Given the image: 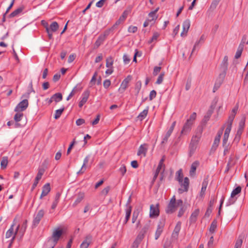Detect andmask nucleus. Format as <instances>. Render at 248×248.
I'll return each instance as SVG.
<instances>
[{"label": "nucleus", "instance_id": "28", "mask_svg": "<svg viewBox=\"0 0 248 248\" xmlns=\"http://www.w3.org/2000/svg\"><path fill=\"white\" fill-rule=\"evenodd\" d=\"M84 197V193H79L78 194L77 199H76L74 202L73 203V205L74 206H77L79 203H80L81 202V201L83 199Z\"/></svg>", "mask_w": 248, "mask_h": 248}, {"label": "nucleus", "instance_id": "14", "mask_svg": "<svg viewBox=\"0 0 248 248\" xmlns=\"http://www.w3.org/2000/svg\"><path fill=\"white\" fill-rule=\"evenodd\" d=\"M148 147V145L147 144L144 143L141 144L139 148L137 155H142L144 157H145L146 155Z\"/></svg>", "mask_w": 248, "mask_h": 248}, {"label": "nucleus", "instance_id": "57", "mask_svg": "<svg viewBox=\"0 0 248 248\" xmlns=\"http://www.w3.org/2000/svg\"><path fill=\"white\" fill-rule=\"evenodd\" d=\"M165 170V165H162L161 164H158V165L157 166V168L156 169L157 171L163 173Z\"/></svg>", "mask_w": 248, "mask_h": 248}, {"label": "nucleus", "instance_id": "49", "mask_svg": "<svg viewBox=\"0 0 248 248\" xmlns=\"http://www.w3.org/2000/svg\"><path fill=\"white\" fill-rule=\"evenodd\" d=\"M164 73H162L160 74V75L158 76L157 80L156 81V84H160L164 79Z\"/></svg>", "mask_w": 248, "mask_h": 248}, {"label": "nucleus", "instance_id": "44", "mask_svg": "<svg viewBox=\"0 0 248 248\" xmlns=\"http://www.w3.org/2000/svg\"><path fill=\"white\" fill-rule=\"evenodd\" d=\"M232 122H230V121H228L227 123V127L225 130V132H224V134H228L229 135L230 134V133L231 132V128H232Z\"/></svg>", "mask_w": 248, "mask_h": 248}, {"label": "nucleus", "instance_id": "42", "mask_svg": "<svg viewBox=\"0 0 248 248\" xmlns=\"http://www.w3.org/2000/svg\"><path fill=\"white\" fill-rule=\"evenodd\" d=\"M140 211L138 209L134 211L132 216V222L134 223L137 220L139 215Z\"/></svg>", "mask_w": 248, "mask_h": 248}, {"label": "nucleus", "instance_id": "64", "mask_svg": "<svg viewBox=\"0 0 248 248\" xmlns=\"http://www.w3.org/2000/svg\"><path fill=\"white\" fill-rule=\"evenodd\" d=\"M229 135L224 134L223 139V145L224 146L228 141L229 138Z\"/></svg>", "mask_w": 248, "mask_h": 248}, {"label": "nucleus", "instance_id": "63", "mask_svg": "<svg viewBox=\"0 0 248 248\" xmlns=\"http://www.w3.org/2000/svg\"><path fill=\"white\" fill-rule=\"evenodd\" d=\"M75 89H76V87H75L73 89L72 92L70 93L69 94V95L67 97L66 100L68 101L69 100H70L74 95V94L76 93Z\"/></svg>", "mask_w": 248, "mask_h": 248}, {"label": "nucleus", "instance_id": "37", "mask_svg": "<svg viewBox=\"0 0 248 248\" xmlns=\"http://www.w3.org/2000/svg\"><path fill=\"white\" fill-rule=\"evenodd\" d=\"M60 197V194L59 193H57L55 196V200L53 202L52 204L51 205L52 209L54 210L56 208V207L59 202Z\"/></svg>", "mask_w": 248, "mask_h": 248}, {"label": "nucleus", "instance_id": "35", "mask_svg": "<svg viewBox=\"0 0 248 248\" xmlns=\"http://www.w3.org/2000/svg\"><path fill=\"white\" fill-rule=\"evenodd\" d=\"M183 174L181 169L178 170L176 173V179L179 183H182Z\"/></svg>", "mask_w": 248, "mask_h": 248}, {"label": "nucleus", "instance_id": "15", "mask_svg": "<svg viewBox=\"0 0 248 248\" xmlns=\"http://www.w3.org/2000/svg\"><path fill=\"white\" fill-rule=\"evenodd\" d=\"M16 113L14 116V119L16 122V127H18L20 126L19 124L18 123L23 117V114L22 112L20 111H16Z\"/></svg>", "mask_w": 248, "mask_h": 248}, {"label": "nucleus", "instance_id": "45", "mask_svg": "<svg viewBox=\"0 0 248 248\" xmlns=\"http://www.w3.org/2000/svg\"><path fill=\"white\" fill-rule=\"evenodd\" d=\"M64 110V108H62L59 109H57L55 111V115H54V118L55 119H58L60 118L61 115H62V112Z\"/></svg>", "mask_w": 248, "mask_h": 248}, {"label": "nucleus", "instance_id": "48", "mask_svg": "<svg viewBox=\"0 0 248 248\" xmlns=\"http://www.w3.org/2000/svg\"><path fill=\"white\" fill-rule=\"evenodd\" d=\"M141 85L142 84L140 81H139L137 82L136 83L135 89L137 94L139 93L140 91V89L141 88Z\"/></svg>", "mask_w": 248, "mask_h": 248}, {"label": "nucleus", "instance_id": "16", "mask_svg": "<svg viewBox=\"0 0 248 248\" xmlns=\"http://www.w3.org/2000/svg\"><path fill=\"white\" fill-rule=\"evenodd\" d=\"M92 237L91 235H87L80 246V248H87L91 243Z\"/></svg>", "mask_w": 248, "mask_h": 248}, {"label": "nucleus", "instance_id": "12", "mask_svg": "<svg viewBox=\"0 0 248 248\" xmlns=\"http://www.w3.org/2000/svg\"><path fill=\"white\" fill-rule=\"evenodd\" d=\"M165 222L164 221H160L157 225V228L155 233V238L157 240L163 232Z\"/></svg>", "mask_w": 248, "mask_h": 248}, {"label": "nucleus", "instance_id": "21", "mask_svg": "<svg viewBox=\"0 0 248 248\" xmlns=\"http://www.w3.org/2000/svg\"><path fill=\"white\" fill-rule=\"evenodd\" d=\"M158 9L159 8L157 7L155 11H152L149 14L148 18V21H150V22H153L156 19L157 16H156V13L158 11Z\"/></svg>", "mask_w": 248, "mask_h": 248}, {"label": "nucleus", "instance_id": "18", "mask_svg": "<svg viewBox=\"0 0 248 248\" xmlns=\"http://www.w3.org/2000/svg\"><path fill=\"white\" fill-rule=\"evenodd\" d=\"M50 191V186L49 183L45 184L42 188V193L40 195V199H42L44 197L46 196Z\"/></svg>", "mask_w": 248, "mask_h": 248}, {"label": "nucleus", "instance_id": "60", "mask_svg": "<svg viewBox=\"0 0 248 248\" xmlns=\"http://www.w3.org/2000/svg\"><path fill=\"white\" fill-rule=\"evenodd\" d=\"M110 190L109 186H107L105 188H104L101 191V194L104 196H106L107 195L108 192H109Z\"/></svg>", "mask_w": 248, "mask_h": 248}, {"label": "nucleus", "instance_id": "20", "mask_svg": "<svg viewBox=\"0 0 248 248\" xmlns=\"http://www.w3.org/2000/svg\"><path fill=\"white\" fill-rule=\"evenodd\" d=\"M106 38L105 34H101L98 38L94 45V48H97L103 42Z\"/></svg>", "mask_w": 248, "mask_h": 248}, {"label": "nucleus", "instance_id": "25", "mask_svg": "<svg viewBox=\"0 0 248 248\" xmlns=\"http://www.w3.org/2000/svg\"><path fill=\"white\" fill-rule=\"evenodd\" d=\"M181 229V223L178 222L173 230L172 236L173 238H177Z\"/></svg>", "mask_w": 248, "mask_h": 248}, {"label": "nucleus", "instance_id": "17", "mask_svg": "<svg viewBox=\"0 0 248 248\" xmlns=\"http://www.w3.org/2000/svg\"><path fill=\"white\" fill-rule=\"evenodd\" d=\"M89 158H90L89 156H87L85 157V158L84 159V160H83V165H82L80 170L77 172V173L78 174H81L85 171V170L87 169V165L89 160Z\"/></svg>", "mask_w": 248, "mask_h": 248}, {"label": "nucleus", "instance_id": "5", "mask_svg": "<svg viewBox=\"0 0 248 248\" xmlns=\"http://www.w3.org/2000/svg\"><path fill=\"white\" fill-rule=\"evenodd\" d=\"M29 106V102L27 99H24L20 102L15 107V111L22 112L25 110Z\"/></svg>", "mask_w": 248, "mask_h": 248}, {"label": "nucleus", "instance_id": "22", "mask_svg": "<svg viewBox=\"0 0 248 248\" xmlns=\"http://www.w3.org/2000/svg\"><path fill=\"white\" fill-rule=\"evenodd\" d=\"M27 220H25L22 224L21 227L20 228V227H19V229H18L19 234H18L19 236V239H20L22 238V237L24 235V233L26 230L27 226Z\"/></svg>", "mask_w": 248, "mask_h": 248}, {"label": "nucleus", "instance_id": "59", "mask_svg": "<svg viewBox=\"0 0 248 248\" xmlns=\"http://www.w3.org/2000/svg\"><path fill=\"white\" fill-rule=\"evenodd\" d=\"M137 29H137V27L131 26L129 27V28L128 29V31L129 32L135 33L137 31Z\"/></svg>", "mask_w": 248, "mask_h": 248}, {"label": "nucleus", "instance_id": "11", "mask_svg": "<svg viewBox=\"0 0 248 248\" xmlns=\"http://www.w3.org/2000/svg\"><path fill=\"white\" fill-rule=\"evenodd\" d=\"M159 209H158V205H153L152 204L150 206V217H155L158 216L159 215Z\"/></svg>", "mask_w": 248, "mask_h": 248}, {"label": "nucleus", "instance_id": "43", "mask_svg": "<svg viewBox=\"0 0 248 248\" xmlns=\"http://www.w3.org/2000/svg\"><path fill=\"white\" fill-rule=\"evenodd\" d=\"M22 10L23 9L22 8H19L16 9L12 13H11V14L9 15L10 17H13L16 16L17 15L20 13L22 11Z\"/></svg>", "mask_w": 248, "mask_h": 248}, {"label": "nucleus", "instance_id": "52", "mask_svg": "<svg viewBox=\"0 0 248 248\" xmlns=\"http://www.w3.org/2000/svg\"><path fill=\"white\" fill-rule=\"evenodd\" d=\"M128 12L126 11H125L123 12L122 15L119 18V21H122L123 22L126 18L128 15Z\"/></svg>", "mask_w": 248, "mask_h": 248}, {"label": "nucleus", "instance_id": "51", "mask_svg": "<svg viewBox=\"0 0 248 248\" xmlns=\"http://www.w3.org/2000/svg\"><path fill=\"white\" fill-rule=\"evenodd\" d=\"M222 133V131H220L218 133V135L215 138V139L214 140V144L218 145V144L219 142L220 139L221 135Z\"/></svg>", "mask_w": 248, "mask_h": 248}, {"label": "nucleus", "instance_id": "56", "mask_svg": "<svg viewBox=\"0 0 248 248\" xmlns=\"http://www.w3.org/2000/svg\"><path fill=\"white\" fill-rule=\"evenodd\" d=\"M123 60L125 64H128L130 61V57L126 54H124L123 56Z\"/></svg>", "mask_w": 248, "mask_h": 248}, {"label": "nucleus", "instance_id": "62", "mask_svg": "<svg viewBox=\"0 0 248 248\" xmlns=\"http://www.w3.org/2000/svg\"><path fill=\"white\" fill-rule=\"evenodd\" d=\"M110 81L108 79H106L103 82V86L105 88H108L110 85Z\"/></svg>", "mask_w": 248, "mask_h": 248}, {"label": "nucleus", "instance_id": "31", "mask_svg": "<svg viewBox=\"0 0 248 248\" xmlns=\"http://www.w3.org/2000/svg\"><path fill=\"white\" fill-rule=\"evenodd\" d=\"M182 186L184 187V191H187L188 190L189 186V179L187 177L184 178V181L182 183H180Z\"/></svg>", "mask_w": 248, "mask_h": 248}, {"label": "nucleus", "instance_id": "3", "mask_svg": "<svg viewBox=\"0 0 248 248\" xmlns=\"http://www.w3.org/2000/svg\"><path fill=\"white\" fill-rule=\"evenodd\" d=\"M16 224V219L14 220L13 223L11 226L10 229L6 232L5 237L6 238H12V241L11 243L10 244V245H11L12 243L14 241V240L16 238V237L17 238L19 239V232H18V229L19 227V225H18L15 229H14V227Z\"/></svg>", "mask_w": 248, "mask_h": 248}, {"label": "nucleus", "instance_id": "19", "mask_svg": "<svg viewBox=\"0 0 248 248\" xmlns=\"http://www.w3.org/2000/svg\"><path fill=\"white\" fill-rule=\"evenodd\" d=\"M175 124H176V122H174L172 123L169 129L167 131L166 135L165 136V137L163 139V142H164V141H166L168 140V138L170 137V136L171 134V133L174 128Z\"/></svg>", "mask_w": 248, "mask_h": 248}, {"label": "nucleus", "instance_id": "54", "mask_svg": "<svg viewBox=\"0 0 248 248\" xmlns=\"http://www.w3.org/2000/svg\"><path fill=\"white\" fill-rule=\"evenodd\" d=\"M120 172L122 175H124L126 171V167L124 165H122L119 170Z\"/></svg>", "mask_w": 248, "mask_h": 248}, {"label": "nucleus", "instance_id": "38", "mask_svg": "<svg viewBox=\"0 0 248 248\" xmlns=\"http://www.w3.org/2000/svg\"><path fill=\"white\" fill-rule=\"evenodd\" d=\"M8 160L7 156H4L2 158V160L0 162V166L2 169H4L6 168L8 164Z\"/></svg>", "mask_w": 248, "mask_h": 248}, {"label": "nucleus", "instance_id": "26", "mask_svg": "<svg viewBox=\"0 0 248 248\" xmlns=\"http://www.w3.org/2000/svg\"><path fill=\"white\" fill-rule=\"evenodd\" d=\"M198 145L191 143L189 144V156H191L195 152L196 149L197 148Z\"/></svg>", "mask_w": 248, "mask_h": 248}, {"label": "nucleus", "instance_id": "13", "mask_svg": "<svg viewBox=\"0 0 248 248\" xmlns=\"http://www.w3.org/2000/svg\"><path fill=\"white\" fill-rule=\"evenodd\" d=\"M199 165L200 162L197 160L195 161L192 163L189 170V176L190 177H193L195 175L196 169L199 167Z\"/></svg>", "mask_w": 248, "mask_h": 248}, {"label": "nucleus", "instance_id": "55", "mask_svg": "<svg viewBox=\"0 0 248 248\" xmlns=\"http://www.w3.org/2000/svg\"><path fill=\"white\" fill-rule=\"evenodd\" d=\"M220 0H213L211 5V8L213 9L216 8Z\"/></svg>", "mask_w": 248, "mask_h": 248}, {"label": "nucleus", "instance_id": "34", "mask_svg": "<svg viewBox=\"0 0 248 248\" xmlns=\"http://www.w3.org/2000/svg\"><path fill=\"white\" fill-rule=\"evenodd\" d=\"M217 227V221L214 220L211 223L209 231L211 233H214Z\"/></svg>", "mask_w": 248, "mask_h": 248}, {"label": "nucleus", "instance_id": "41", "mask_svg": "<svg viewBox=\"0 0 248 248\" xmlns=\"http://www.w3.org/2000/svg\"><path fill=\"white\" fill-rule=\"evenodd\" d=\"M131 207H129L126 210V214H125V220L124 221V223L126 224L127 221H128L130 215H131Z\"/></svg>", "mask_w": 248, "mask_h": 248}, {"label": "nucleus", "instance_id": "36", "mask_svg": "<svg viewBox=\"0 0 248 248\" xmlns=\"http://www.w3.org/2000/svg\"><path fill=\"white\" fill-rule=\"evenodd\" d=\"M53 101L56 102H58L61 101L62 99V95L61 93H56L52 96Z\"/></svg>", "mask_w": 248, "mask_h": 248}, {"label": "nucleus", "instance_id": "10", "mask_svg": "<svg viewBox=\"0 0 248 248\" xmlns=\"http://www.w3.org/2000/svg\"><path fill=\"white\" fill-rule=\"evenodd\" d=\"M44 211L43 210H40L38 211L35 217H34V218L33 220V225L35 226L37 225L42 218L43 217L44 215Z\"/></svg>", "mask_w": 248, "mask_h": 248}, {"label": "nucleus", "instance_id": "61", "mask_svg": "<svg viewBox=\"0 0 248 248\" xmlns=\"http://www.w3.org/2000/svg\"><path fill=\"white\" fill-rule=\"evenodd\" d=\"M159 35V33H158L157 32H155L153 36H152V39L149 41V43H151L154 42V41L156 40L157 38L158 37Z\"/></svg>", "mask_w": 248, "mask_h": 248}, {"label": "nucleus", "instance_id": "7", "mask_svg": "<svg viewBox=\"0 0 248 248\" xmlns=\"http://www.w3.org/2000/svg\"><path fill=\"white\" fill-rule=\"evenodd\" d=\"M202 132V129L200 127L198 129L195 135L192 138L191 143L198 145L199 141L201 139V135Z\"/></svg>", "mask_w": 248, "mask_h": 248}, {"label": "nucleus", "instance_id": "27", "mask_svg": "<svg viewBox=\"0 0 248 248\" xmlns=\"http://www.w3.org/2000/svg\"><path fill=\"white\" fill-rule=\"evenodd\" d=\"M200 213L199 209H196L191 214L190 220L191 222H195L197 219V217Z\"/></svg>", "mask_w": 248, "mask_h": 248}, {"label": "nucleus", "instance_id": "30", "mask_svg": "<svg viewBox=\"0 0 248 248\" xmlns=\"http://www.w3.org/2000/svg\"><path fill=\"white\" fill-rule=\"evenodd\" d=\"M243 48L244 45L243 44H240L235 53V58L236 59H238L241 56Z\"/></svg>", "mask_w": 248, "mask_h": 248}, {"label": "nucleus", "instance_id": "8", "mask_svg": "<svg viewBox=\"0 0 248 248\" xmlns=\"http://www.w3.org/2000/svg\"><path fill=\"white\" fill-rule=\"evenodd\" d=\"M90 92L89 90L85 91L81 95V100L79 102V107L81 108L87 101Z\"/></svg>", "mask_w": 248, "mask_h": 248}, {"label": "nucleus", "instance_id": "24", "mask_svg": "<svg viewBox=\"0 0 248 248\" xmlns=\"http://www.w3.org/2000/svg\"><path fill=\"white\" fill-rule=\"evenodd\" d=\"M241 191V187L240 186H238L236 188H235L233 191H232L231 195V199L230 201L232 200V201L230 202V204H232L234 202V200H232L233 198L235 197V195H237L239 193H240Z\"/></svg>", "mask_w": 248, "mask_h": 248}, {"label": "nucleus", "instance_id": "46", "mask_svg": "<svg viewBox=\"0 0 248 248\" xmlns=\"http://www.w3.org/2000/svg\"><path fill=\"white\" fill-rule=\"evenodd\" d=\"M244 126V123L241 122L239 124V126L238 129L237 130V133L236 134V135L241 136V135L242 133V132H243Z\"/></svg>", "mask_w": 248, "mask_h": 248}, {"label": "nucleus", "instance_id": "33", "mask_svg": "<svg viewBox=\"0 0 248 248\" xmlns=\"http://www.w3.org/2000/svg\"><path fill=\"white\" fill-rule=\"evenodd\" d=\"M59 26L58 23L56 21L53 22L50 25L49 28L50 31L52 32L57 31L59 29Z\"/></svg>", "mask_w": 248, "mask_h": 248}, {"label": "nucleus", "instance_id": "39", "mask_svg": "<svg viewBox=\"0 0 248 248\" xmlns=\"http://www.w3.org/2000/svg\"><path fill=\"white\" fill-rule=\"evenodd\" d=\"M228 57L227 56H225L223 59V61L221 64V67L224 69L226 70L228 67Z\"/></svg>", "mask_w": 248, "mask_h": 248}, {"label": "nucleus", "instance_id": "9", "mask_svg": "<svg viewBox=\"0 0 248 248\" xmlns=\"http://www.w3.org/2000/svg\"><path fill=\"white\" fill-rule=\"evenodd\" d=\"M190 21L189 19L185 20L183 23V31L181 33L182 37L186 36L190 28Z\"/></svg>", "mask_w": 248, "mask_h": 248}, {"label": "nucleus", "instance_id": "47", "mask_svg": "<svg viewBox=\"0 0 248 248\" xmlns=\"http://www.w3.org/2000/svg\"><path fill=\"white\" fill-rule=\"evenodd\" d=\"M113 60L111 57H108L106 59V67H112Z\"/></svg>", "mask_w": 248, "mask_h": 248}, {"label": "nucleus", "instance_id": "40", "mask_svg": "<svg viewBox=\"0 0 248 248\" xmlns=\"http://www.w3.org/2000/svg\"><path fill=\"white\" fill-rule=\"evenodd\" d=\"M237 110H238L237 107H235L234 108H233V109L232 111L231 114L230 115V116L229 117V119H228L229 121H230L231 122H233Z\"/></svg>", "mask_w": 248, "mask_h": 248}, {"label": "nucleus", "instance_id": "4", "mask_svg": "<svg viewBox=\"0 0 248 248\" xmlns=\"http://www.w3.org/2000/svg\"><path fill=\"white\" fill-rule=\"evenodd\" d=\"M63 231L62 229H55L53 230L52 236L49 239L48 242L52 243V248L56 245L59 239L62 235Z\"/></svg>", "mask_w": 248, "mask_h": 248}, {"label": "nucleus", "instance_id": "50", "mask_svg": "<svg viewBox=\"0 0 248 248\" xmlns=\"http://www.w3.org/2000/svg\"><path fill=\"white\" fill-rule=\"evenodd\" d=\"M242 243H243L242 239L238 238L236 241L234 248H241Z\"/></svg>", "mask_w": 248, "mask_h": 248}, {"label": "nucleus", "instance_id": "6", "mask_svg": "<svg viewBox=\"0 0 248 248\" xmlns=\"http://www.w3.org/2000/svg\"><path fill=\"white\" fill-rule=\"evenodd\" d=\"M132 79V77L130 75L128 76L125 78L122 81L120 88H119V91L123 93H124L126 89L128 86V84Z\"/></svg>", "mask_w": 248, "mask_h": 248}, {"label": "nucleus", "instance_id": "2", "mask_svg": "<svg viewBox=\"0 0 248 248\" xmlns=\"http://www.w3.org/2000/svg\"><path fill=\"white\" fill-rule=\"evenodd\" d=\"M196 118V113L193 112L184 124L180 133L181 136L186 135L190 132Z\"/></svg>", "mask_w": 248, "mask_h": 248}, {"label": "nucleus", "instance_id": "1", "mask_svg": "<svg viewBox=\"0 0 248 248\" xmlns=\"http://www.w3.org/2000/svg\"><path fill=\"white\" fill-rule=\"evenodd\" d=\"M183 204V201L180 199L176 200L175 196L173 195L166 208V212L168 214H171L175 212L179 207H182Z\"/></svg>", "mask_w": 248, "mask_h": 248}, {"label": "nucleus", "instance_id": "58", "mask_svg": "<svg viewBox=\"0 0 248 248\" xmlns=\"http://www.w3.org/2000/svg\"><path fill=\"white\" fill-rule=\"evenodd\" d=\"M156 93L155 90H152L151 91L149 95V99L150 100H152L154 98H155L156 96Z\"/></svg>", "mask_w": 248, "mask_h": 248}, {"label": "nucleus", "instance_id": "23", "mask_svg": "<svg viewBox=\"0 0 248 248\" xmlns=\"http://www.w3.org/2000/svg\"><path fill=\"white\" fill-rule=\"evenodd\" d=\"M207 185H208L207 181L206 180H204L202 182V187L201 190V191L200 192V194H199L200 197L202 199L203 198L204 196L205 192Z\"/></svg>", "mask_w": 248, "mask_h": 248}, {"label": "nucleus", "instance_id": "32", "mask_svg": "<svg viewBox=\"0 0 248 248\" xmlns=\"http://www.w3.org/2000/svg\"><path fill=\"white\" fill-rule=\"evenodd\" d=\"M143 239V235H140L137 237L133 243V248H138L139 245Z\"/></svg>", "mask_w": 248, "mask_h": 248}, {"label": "nucleus", "instance_id": "29", "mask_svg": "<svg viewBox=\"0 0 248 248\" xmlns=\"http://www.w3.org/2000/svg\"><path fill=\"white\" fill-rule=\"evenodd\" d=\"M148 107L144 109L138 116V118L140 121L143 120L147 116L148 112Z\"/></svg>", "mask_w": 248, "mask_h": 248}, {"label": "nucleus", "instance_id": "53", "mask_svg": "<svg viewBox=\"0 0 248 248\" xmlns=\"http://www.w3.org/2000/svg\"><path fill=\"white\" fill-rule=\"evenodd\" d=\"M76 143V140H75V139H74L72 142L70 144V145H69V146L67 149V155H69L70 154L72 148L73 147L74 144Z\"/></svg>", "mask_w": 248, "mask_h": 248}]
</instances>
